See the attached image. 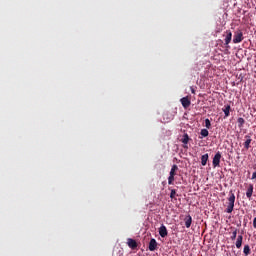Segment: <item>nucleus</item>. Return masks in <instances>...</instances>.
Instances as JSON below:
<instances>
[{
  "instance_id": "20e7f679",
  "label": "nucleus",
  "mask_w": 256,
  "mask_h": 256,
  "mask_svg": "<svg viewBox=\"0 0 256 256\" xmlns=\"http://www.w3.org/2000/svg\"><path fill=\"white\" fill-rule=\"evenodd\" d=\"M221 163V152H217L213 158L212 165L213 167H219Z\"/></svg>"
},
{
  "instance_id": "ddd939ff",
  "label": "nucleus",
  "mask_w": 256,
  "mask_h": 256,
  "mask_svg": "<svg viewBox=\"0 0 256 256\" xmlns=\"http://www.w3.org/2000/svg\"><path fill=\"white\" fill-rule=\"evenodd\" d=\"M245 137L247 140L244 142V148L249 149L251 147L252 139H251V136H249V135H246Z\"/></svg>"
},
{
  "instance_id": "5701e85b",
  "label": "nucleus",
  "mask_w": 256,
  "mask_h": 256,
  "mask_svg": "<svg viewBox=\"0 0 256 256\" xmlns=\"http://www.w3.org/2000/svg\"><path fill=\"white\" fill-rule=\"evenodd\" d=\"M176 195H177V191L175 189H172L170 193V199H175Z\"/></svg>"
},
{
  "instance_id": "aec40b11",
  "label": "nucleus",
  "mask_w": 256,
  "mask_h": 256,
  "mask_svg": "<svg viewBox=\"0 0 256 256\" xmlns=\"http://www.w3.org/2000/svg\"><path fill=\"white\" fill-rule=\"evenodd\" d=\"M238 127H243L245 125V119L244 118H238Z\"/></svg>"
},
{
  "instance_id": "412c9836",
  "label": "nucleus",
  "mask_w": 256,
  "mask_h": 256,
  "mask_svg": "<svg viewBox=\"0 0 256 256\" xmlns=\"http://www.w3.org/2000/svg\"><path fill=\"white\" fill-rule=\"evenodd\" d=\"M205 127L206 129H211V120L209 118L205 119Z\"/></svg>"
},
{
  "instance_id": "f03ea898",
  "label": "nucleus",
  "mask_w": 256,
  "mask_h": 256,
  "mask_svg": "<svg viewBox=\"0 0 256 256\" xmlns=\"http://www.w3.org/2000/svg\"><path fill=\"white\" fill-rule=\"evenodd\" d=\"M223 37H225L224 41L226 49H231V46H229V43H231V40L233 39V33H231V30L224 32Z\"/></svg>"
},
{
  "instance_id": "1a4fd4ad",
  "label": "nucleus",
  "mask_w": 256,
  "mask_h": 256,
  "mask_svg": "<svg viewBox=\"0 0 256 256\" xmlns=\"http://www.w3.org/2000/svg\"><path fill=\"white\" fill-rule=\"evenodd\" d=\"M184 222H185V227L187 229H189V227H191V223H193V218L191 217V215H187L185 218H184Z\"/></svg>"
},
{
  "instance_id": "6ab92c4d",
  "label": "nucleus",
  "mask_w": 256,
  "mask_h": 256,
  "mask_svg": "<svg viewBox=\"0 0 256 256\" xmlns=\"http://www.w3.org/2000/svg\"><path fill=\"white\" fill-rule=\"evenodd\" d=\"M173 181H175V175H169L168 177V185H173Z\"/></svg>"
},
{
  "instance_id": "4468645a",
  "label": "nucleus",
  "mask_w": 256,
  "mask_h": 256,
  "mask_svg": "<svg viewBox=\"0 0 256 256\" xmlns=\"http://www.w3.org/2000/svg\"><path fill=\"white\" fill-rule=\"evenodd\" d=\"M222 111L225 114V117H229L230 111H231V105H225Z\"/></svg>"
},
{
  "instance_id": "9d476101",
  "label": "nucleus",
  "mask_w": 256,
  "mask_h": 256,
  "mask_svg": "<svg viewBox=\"0 0 256 256\" xmlns=\"http://www.w3.org/2000/svg\"><path fill=\"white\" fill-rule=\"evenodd\" d=\"M235 245L237 249H241V247L243 246V235H239L237 237Z\"/></svg>"
},
{
  "instance_id": "393cba45",
  "label": "nucleus",
  "mask_w": 256,
  "mask_h": 256,
  "mask_svg": "<svg viewBox=\"0 0 256 256\" xmlns=\"http://www.w3.org/2000/svg\"><path fill=\"white\" fill-rule=\"evenodd\" d=\"M191 91H192L193 94H195V89H192Z\"/></svg>"
},
{
  "instance_id": "39448f33",
  "label": "nucleus",
  "mask_w": 256,
  "mask_h": 256,
  "mask_svg": "<svg viewBox=\"0 0 256 256\" xmlns=\"http://www.w3.org/2000/svg\"><path fill=\"white\" fill-rule=\"evenodd\" d=\"M180 102L184 109H188V107L191 106V100H189V97H183L182 99H180Z\"/></svg>"
},
{
  "instance_id": "dca6fc26",
  "label": "nucleus",
  "mask_w": 256,
  "mask_h": 256,
  "mask_svg": "<svg viewBox=\"0 0 256 256\" xmlns=\"http://www.w3.org/2000/svg\"><path fill=\"white\" fill-rule=\"evenodd\" d=\"M182 143L184 145H187V143H189V134L185 133L181 139Z\"/></svg>"
},
{
  "instance_id": "a878e982",
  "label": "nucleus",
  "mask_w": 256,
  "mask_h": 256,
  "mask_svg": "<svg viewBox=\"0 0 256 256\" xmlns=\"http://www.w3.org/2000/svg\"><path fill=\"white\" fill-rule=\"evenodd\" d=\"M184 149H187V146H184Z\"/></svg>"
},
{
  "instance_id": "423d86ee",
  "label": "nucleus",
  "mask_w": 256,
  "mask_h": 256,
  "mask_svg": "<svg viewBox=\"0 0 256 256\" xmlns=\"http://www.w3.org/2000/svg\"><path fill=\"white\" fill-rule=\"evenodd\" d=\"M159 235L162 238H165L167 237V235H169V232L167 231V227L163 224L159 228Z\"/></svg>"
},
{
  "instance_id": "b1692460",
  "label": "nucleus",
  "mask_w": 256,
  "mask_h": 256,
  "mask_svg": "<svg viewBox=\"0 0 256 256\" xmlns=\"http://www.w3.org/2000/svg\"><path fill=\"white\" fill-rule=\"evenodd\" d=\"M253 227L256 229V217L253 219Z\"/></svg>"
},
{
  "instance_id": "f8f14e48",
  "label": "nucleus",
  "mask_w": 256,
  "mask_h": 256,
  "mask_svg": "<svg viewBox=\"0 0 256 256\" xmlns=\"http://www.w3.org/2000/svg\"><path fill=\"white\" fill-rule=\"evenodd\" d=\"M209 161V154H204L201 156V165L205 167L207 165V162Z\"/></svg>"
},
{
  "instance_id": "a211bd4d",
  "label": "nucleus",
  "mask_w": 256,
  "mask_h": 256,
  "mask_svg": "<svg viewBox=\"0 0 256 256\" xmlns=\"http://www.w3.org/2000/svg\"><path fill=\"white\" fill-rule=\"evenodd\" d=\"M200 135H202V137H209V130L202 129Z\"/></svg>"
},
{
  "instance_id": "f257e3e1",
  "label": "nucleus",
  "mask_w": 256,
  "mask_h": 256,
  "mask_svg": "<svg viewBox=\"0 0 256 256\" xmlns=\"http://www.w3.org/2000/svg\"><path fill=\"white\" fill-rule=\"evenodd\" d=\"M235 208V194L231 190L229 192L228 202H227V208L225 210L226 213H233V209Z\"/></svg>"
},
{
  "instance_id": "0eeeda50",
  "label": "nucleus",
  "mask_w": 256,
  "mask_h": 256,
  "mask_svg": "<svg viewBox=\"0 0 256 256\" xmlns=\"http://www.w3.org/2000/svg\"><path fill=\"white\" fill-rule=\"evenodd\" d=\"M127 245L132 250H135L138 247L137 241H135V239H133V238L127 239Z\"/></svg>"
},
{
  "instance_id": "f3484780",
  "label": "nucleus",
  "mask_w": 256,
  "mask_h": 256,
  "mask_svg": "<svg viewBox=\"0 0 256 256\" xmlns=\"http://www.w3.org/2000/svg\"><path fill=\"white\" fill-rule=\"evenodd\" d=\"M176 171H179V167L177 166V164H174L170 170V175H176Z\"/></svg>"
},
{
  "instance_id": "4be33fe9",
  "label": "nucleus",
  "mask_w": 256,
  "mask_h": 256,
  "mask_svg": "<svg viewBox=\"0 0 256 256\" xmlns=\"http://www.w3.org/2000/svg\"><path fill=\"white\" fill-rule=\"evenodd\" d=\"M230 239H231V241H235L237 239V229H235L232 232V235H231Z\"/></svg>"
},
{
  "instance_id": "6e6552de",
  "label": "nucleus",
  "mask_w": 256,
  "mask_h": 256,
  "mask_svg": "<svg viewBox=\"0 0 256 256\" xmlns=\"http://www.w3.org/2000/svg\"><path fill=\"white\" fill-rule=\"evenodd\" d=\"M157 240H155V238H152L149 242V246H148V249L149 251H156L157 249Z\"/></svg>"
},
{
  "instance_id": "2eb2a0df",
  "label": "nucleus",
  "mask_w": 256,
  "mask_h": 256,
  "mask_svg": "<svg viewBox=\"0 0 256 256\" xmlns=\"http://www.w3.org/2000/svg\"><path fill=\"white\" fill-rule=\"evenodd\" d=\"M243 253L245 256L251 255V247L248 244L244 246Z\"/></svg>"
},
{
  "instance_id": "9b49d317",
  "label": "nucleus",
  "mask_w": 256,
  "mask_h": 256,
  "mask_svg": "<svg viewBox=\"0 0 256 256\" xmlns=\"http://www.w3.org/2000/svg\"><path fill=\"white\" fill-rule=\"evenodd\" d=\"M246 197L248 199H250L251 197H253V184H249L248 185V189L246 191Z\"/></svg>"
},
{
  "instance_id": "7ed1b4c3",
  "label": "nucleus",
  "mask_w": 256,
  "mask_h": 256,
  "mask_svg": "<svg viewBox=\"0 0 256 256\" xmlns=\"http://www.w3.org/2000/svg\"><path fill=\"white\" fill-rule=\"evenodd\" d=\"M243 41V32L241 31H236L233 36V43H241Z\"/></svg>"
}]
</instances>
